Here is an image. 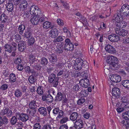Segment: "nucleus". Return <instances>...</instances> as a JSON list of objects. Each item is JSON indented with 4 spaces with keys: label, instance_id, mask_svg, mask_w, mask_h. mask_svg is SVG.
Returning <instances> with one entry per match:
<instances>
[{
    "label": "nucleus",
    "instance_id": "22",
    "mask_svg": "<svg viewBox=\"0 0 129 129\" xmlns=\"http://www.w3.org/2000/svg\"><path fill=\"white\" fill-rule=\"evenodd\" d=\"M8 122V120L6 116L3 117L0 116V127L4 124H6Z\"/></svg>",
    "mask_w": 129,
    "mask_h": 129
},
{
    "label": "nucleus",
    "instance_id": "3",
    "mask_svg": "<svg viewBox=\"0 0 129 129\" xmlns=\"http://www.w3.org/2000/svg\"><path fill=\"white\" fill-rule=\"evenodd\" d=\"M120 13L124 17H126L129 15V5H123L122 7L120 10Z\"/></svg>",
    "mask_w": 129,
    "mask_h": 129
},
{
    "label": "nucleus",
    "instance_id": "38",
    "mask_svg": "<svg viewBox=\"0 0 129 129\" xmlns=\"http://www.w3.org/2000/svg\"><path fill=\"white\" fill-rule=\"evenodd\" d=\"M8 11L11 12L13 10L14 6L12 3H8L6 7Z\"/></svg>",
    "mask_w": 129,
    "mask_h": 129
},
{
    "label": "nucleus",
    "instance_id": "42",
    "mask_svg": "<svg viewBox=\"0 0 129 129\" xmlns=\"http://www.w3.org/2000/svg\"><path fill=\"white\" fill-rule=\"evenodd\" d=\"M28 45H32L35 42V39L33 37H31L30 38H28Z\"/></svg>",
    "mask_w": 129,
    "mask_h": 129
},
{
    "label": "nucleus",
    "instance_id": "4",
    "mask_svg": "<svg viewBox=\"0 0 129 129\" xmlns=\"http://www.w3.org/2000/svg\"><path fill=\"white\" fill-rule=\"evenodd\" d=\"M106 61L108 64H118L119 62L118 58L113 55L108 56Z\"/></svg>",
    "mask_w": 129,
    "mask_h": 129
},
{
    "label": "nucleus",
    "instance_id": "16",
    "mask_svg": "<svg viewBox=\"0 0 129 129\" xmlns=\"http://www.w3.org/2000/svg\"><path fill=\"white\" fill-rule=\"evenodd\" d=\"M83 120L81 119H78L76 120L75 122V126L76 128H80L83 127Z\"/></svg>",
    "mask_w": 129,
    "mask_h": 129
},
{
    "label": "nucleus",
    "instance_id": "43",
    "mask_svg": "<svg viewBox=\"0 0 129 129\" xmlns=\"http://www.w3.org/2000/svg\"><path fill=\"white\" fill-rule=\"evenodd\" d=\"M63 30L64 33H66L67 37L69 38L71 37V33L67 28L64 27L63 28Z\"/></svg>",
    "mask_w": 129,
    "mask_h": 129
},
{
    "label": "nucleus",
    "instance_id": "34",
    "mask_svg": "<svg viewBox=\"0 0 129 129\" xmlns=\"http://www.w3.org/2000/svg\"><path fill=\"white\" fill-rule=\"evenodd\" d=\"M25 29V26L24 25L21 24L19 25L18 29L19 34L20 35H22Z\"/></svg>",
    "mask_w": 129,
    "mask_h": 129
},
{
    "label": "nucleus",
    "instance_id": "41",
    "mask_svg": "<svg viewBox=\"0 0 129 129\" xmlns=\"http://www.w3.org/2000/svg\"><path fill=\"white\" fill-rule=\"evenodd\" d=\"M27 86H22L21 87V91L25 93V96H27L29 95L28 91H27V90H28V89H27Z\"/></svg>",
    "mask_w": 129,
    "mask_h": 129
},
{
    "label": "nucleus",
    "instance_id": "47",
    "mask_svg": "<svg viewBox=\"0 0 129 129\" xmlns=\"http://www.w3.org/2000/svg\"><path fill=\"white\" fill-rule=\"evenodd\" d=\"M122 84L124 87L129 88V80H123L122 82Z\"/></svg>",
    "mask_w": 129,
    "mask_h": 129
},
{
    "label": "nucleus",
    "instance_id": "55",
    "mask_svg": "<svg viewBox=\"0 0 129 129\" xmlns=\"http://www.w3.org/2000/svg\"><path fill=\"white\" fill-rule=\"evenodd\" d=\"M8 87V85L6 84L2 85L0 88V90L2 91H4L7 89Z\"/></svg>",
    "mask_w": 129,
    "mask_h": 129
},
{
    "label": "nucleus",
    "instance_id": "21",
    "mask_svg": "<svg viewBox=\"0 0 129 129\" xmlns=\"http://www.w3.org/2000/svg\"><path fill=\"white\" fill-rule=\"evenodd\" d=\"M116 107L117 112L118 113H120L123 111L124 108L123 105L120 103H117Z\"/></svg>",
    "mask_w": 129,
    "mask_h": 129
},
{
    "label": "nucleus",
    "instance_id": "12",
    "mask_svg": "<svg viewBox=\"0 0 129 129\" xmlns=\"http://www.w3.org/2000/svg\"><path fill=\"white\" fill-rule=\"evenodd\" d=\"M52 29L49 32V35L50 37L53 38L57 37L58 35V33L57 29L56 28L52 29L53 27L51 28Z\"/></svg>",
    "mask_w": 129,
    "mask_h": 129
},
{
    "label": "nucleus",
    "instance_id": "53",
    "mask_svg": "<svg viewBox=\"0 0 129 129\" xmlns=\"http://www.w3.org/2000/svg\"><path fill=\"white\" fill-rule=\"evenodd\" d=\"M76 64H83V60L81 58H77L75 61Z\"/></svg>",
    "mask_w": 129,
    "mask_h": 129
},
{
    "label": "nucleus",
    "instance_id": "59",
    "mask_svg": "<svg viewBox=\"0 0 129 129\" xmlns=\"http://www.w3.org/2000/svg\"><path fill=\"white\" fill-rule=\"evenodd\" d=\"M14 38L17 42H20L21 39V36L18 34H17L15 35Z\"/></svg>",
    "mask_w": 129,
    "mask_h": 129
},
{
    "label": "nucleus",
    "instance_id": "18",
    "mask_svg": "<svg viewBox=\"0 0 129 129\" xmlns=\"http://www.w3.org/2000/svg\"><path fill=\"white\" fill-rule=\"evenodd\" d=\"M111 80L113 82L117 83L120 82L121 80V79L120 76L114 74L112 76Z\"/></svg>",
    "mask_w": 129,
    "mask_h": 129
},
{
    "label": "nucleus",
    "instance_id": "32",
    "mask_svg": "<svg viewBox=\"0 0 129 129\" xmlns=\"http://www.w3.org/2000/svg\"><path fill=\"white\" fill-rule=\"evenodd\" d=\"M89 93L87 90H82L80 92V97L81 98H84L86 97Z\"/></svg>",
    "mask_w": 129,
    "mask_h": 129
},
{
    "label": "nucleus",
    "instance_id": "29",
    "mask_svg": "<svg viewBox=\"0 0 129 129\" xmlns=\"http://www.w3.org/2000/svg\"><path fill=\"white\" fill-rule=\"evenodd\" d=\"M114 16L115 17L114 19L115 22L120 21L123 19V16L121 15V14H115Z\"/></svg>",
    "mask_w": 129,
    "mask_h": 129
},
{
    "label": "nucleus",
    "instance_id": "36",
    "mask_svg": "<svg viewBox=\"0 0 129 129\" xmlns=\"http://www.w3.org/2000/svg\"><path fill=\"white\" fill-rule=\"evenodd\" d=\"M74 46V45L71 43L68 45L64 46V48L66 50H72L73 49Z\"/></svg>",
    "mask_w": 129,
    "mask_h": 129
},
{
    "label": "nucleus",
    "instance_id": "8",
    "mask_svg": "<svg viewBox=\"0 0 129 129\" xmlns=\"http://www.w3.org/2000/svg\"><path fill=\"white\" fill-rule=\"evenodd\" d=\"M52 113L53 115L56 116L57 115L56 118H61L64 114L63 112L61 110H60L59 108H55L53 110Z\"/></svg>",
    "mask_w": 129,
    "mask_h": 129
},
{
    "label": "nucleus",
    "instance_id": "6",
    "mask_svg": "<svg viewBox=\"0 0 129 129\" xmlns=\"http://www.w3.org/2000/svg\"><path fill=\"white\" fill-rule=\"evenodd\" d=\"M16 117L18 120H21L22 122H25L27 121L28 119V115L26 114L19 113L15 114Z\"/></svg>",
    "mask_w": 129,
    "mask_h": 129
},
{
    "label": "nucleus",
    "instance_id": "31",
    "mask_svg": "<svg viewBox=\"0 0 129 129\" xmlns=\"http://www.w3.org/2000/svg\"><path fill=\"white\" fill-rule=\"evenodd\" d=\"M120 122L122 123L124 129H129V121H121Z\"/></svg>",
    "mask_w": 129,
    "mask_h": 129
},
{
    "label": "nucleus",
    "instance_id": "64",
    "mask_svg": "<svg viewBox=\"0 0 129 129\" xmlns=\"http://www.w3.org/2000/svg\"><path fill=\"white\" fill-rule=\"evenodd\" d=\"M50 124L47 123L44 125L42 127V129H51Z\"/></svg>",
    "mask_w": 129,
    "mask_h": 129
},
{
    "label": "nucleus",
    "instance_id": "52",
    "mask_svg": "<svg viewBox=\"0 0 129 129\" xmlns=\"http://www.w3.org/2000/svg\"><path fill=\"white\" fill-rule=\"evenodd\" d=\"M36 109H31L30 110H27V112H29V115L30 116H34L36 113Z\"/></svg>",
    "mask_w": 129,
    "mask_h": 129
},
{
    "label": "nucleus",
    "instance_id": "33",
    "mask_svg": "<svg viewBox=\"0 0 129 129\" xmlns=\"http://www.w3.org/2000/svg\"><path fill=\"white\" fill-rule=\"evenodd\" d=\"M16 78L15 75L13 73H11L10 74L9 77V80L11 83H13L16 81Z\"/></svg>",
    "mask_w": 129,
    "mask_h": 129
},
{
    "label": "nucleus",
    "instance_id": "5",
    "mask_svg": "<svg viewBox=\"0 0 129 129\" xmlns=\"http://www.w3.org/2000/svg\"><path fill=\"white\" fill-rule=\"evenodd\" d=\"M16 47L17 44L14 43H12L11 45L7 44L5 46V51L11 53L12 51H15L16 50Z\"/></svg>",
    "mask_w": 129,
    "mask_h": 129
},
{
    "label": "nucleus",
    "instance_id": "58",
    "mask_svg": "<svg viewBox=\"0 0 129 129\" xmlns=\"http://www.w3.org/2000/svg\"><path fill=\"white\" fill-rule=\"evenodd\" d=\"M48 63V61L46 58L44 57L42 58L41 60V63L42 64H47Z\"/></svg>",
    "mask_w": 129,
    "mask_h": 129
},
{
    "label": "nucleus",
    "instance_id": "63",
    "mask_svg": "<svg viewBox=\"0 0 129 129\" xmlns=\"http://www.w3.org/2000/svg\"><path fill=\"white\" fill-rule=\"evenodd\" d=\"M61 3L62 4L64 7L67 9H68L69 8V5L66 2H64L63 1L61 0L60 1Z\"/></svg>",
    "mask_w": 129,
    "mask_h": 129
},
{
    "label": "nucleus",
    "instance_id": "15",
    "mask_svg": "<svg viewBox=\"0 0 129 129\" xmlns=\"http://www.w3.org/2000/svg\"><path fill=\"white\" fill-rule=\"evenodd\" d=\"M115 33L120 36L124 37L127 35L128 32L124 29L117 28L115 30Z\"/></svg>",
    "mask_w": 129,
    "mask_h": 129
},
{
    "label": "nucleus",
    "instance_id": "50",
    "mask_svg": "<svg viewBox=\"0 0 129 129\" xmlns=\"http://www.w3.org/2000/svg\"><path fill=\"white\" fill-rule=\"evenodd\" d=\"M64 38V36H59L54 41L55 42L62 41L63 40Z\"/></svg>",
    "mask_w": 129,
    "mask_h": 129
},
{
    "label": "nucleus",
    "instance_id": "10",
    "mask_svg": "<svg viewBox=\"0 0 129 129\" xmlns=\"http://www.w3.org/2000/svg\"><path fill=\"white\" fill-rule=\"evenodd\" d=\"M39 11H41L40 9H39L38 7L34 5L30 7L29 12L31 15H34L35 16H37Z\"/></svg>",
    "mask_w": 129,
    "mask_h": 129
},
{
    "label": "nucleus",
    "instance_id": "40",
    "mask_svg": "<svg viewBox=\"0 0 129 129\" xmlns=\"http://www.w3.org/2000/svg\"><path fill=\"white\" fill-rule=\"evenodd\" d=\"M28 80L29 83L33 84L35 82L36 79L34 76L31 75L29 77Z\"/></svg>",
    "mask_w": 129,
    "mask_h": 129
},
{
    "label": "nucleus",
    "instance_id": "24",
    "mask_svg": "<svg viewBox=\"0 0 129 129\" xmlns=\"http://www.w3.org/2000/svg\"><path fill=\"white\" fill-rule=\"evenodd\" d=\"M35 16L31 17L30 22L34 25H36L38 24L39 21V18Z\"/></svg>",
    "mask_w": 129,
    "mask_h": 129
},
{
    "label": "nucleus",
    "instance_id": "37",
    "mask_svg": "<svg viewBox=\"0 0 129 129\" xmlns=\"http://www.w3.org/2000/svg\"><path fill=\"white\" fill-rule=\"evenodd\" d=\"M124 119L122 121H129V110L122 114Z\"/></svg>",
    "mask_w": 129,
    "mask_h": 129
},
{
    "label": "nucleus",
    "instance_id": "35",
    "mask_svg": "<svg viewBox=\"0 0 129 129\" xmlns=\"http://www.w3.org/2000/svg\"><path fill=\"white\" fill-rule=\"evenodd\" d=\"M116 66H119V65H105L104 68L109 70H114L116 69H117L115 68L116 67V68L117 67Z\"/></svg>",
    "mask_w": 129,
    "mask_h": 129
},
{
    "label": "nucleus",
    "instance_id": "39",
    "mask_svg": "<svg viewBox=\"0 0 129 129\" xmlns=\"http://www.w3.org/2000/svg\"><path fill=\"white\" fill-rule=\"evenodd\" d=\"M80 73L77 71H73L71 72V75L73 79L77 78L80 76Z\"/></svg>",
    "mask_w": 129,
    "mask_h": 129
},
{
    "label": "nucleus",
    "instance_id": "23",
    "mask_svg": "<svg viewBox=\"0 0 129 129\" xmlns=\"http://www.w3.org/2000/svg\"><path fill=\"white\" fill-rule=\"evenodd\" d=\"M78 116V114L77 112H73L70 117V119L72 121L74 122L77 119Z\"/></svg>",
    "mask_w": 129,
    "mask_h": 129
},
{
    "label": "nucleus",
    "instance_id": "25",
    "mask_svg": "<svg viewBox=\"0 0 129 129\" xmlns=\"http://www.w3.org/2000/svg\"><path fill=\"white\" fill-rule=\"evenodd\" d=\"M50 61L52 64H55L56 61V55L54 54H51L48 56Z\"/></svg>",
    "mask_w": 129,
    "mask_h": 129
},
{
    "label": "nucleus",
    "instance_id": "11",
    "mask_svg": "<svg viewBox=\"0 0 129 129\" xmlns=\"http://www.w3.org/2000/svg\"><path fill=\"white\" fill-rule=\"evenodd\" d=\"M2 114L3 115H6L7 117H11L12 114V112L9 108L4 107L1 112Z\"/></svg>",
    "mask_w": 129,
    "mask_h": 129
},
{
    "label": "nucleus",
    "instance_id": "54",
    "mask_svg": "<svg viewBox=\"0 0 129 129\" xmlns=\"http://www.w3.org/2000/svg\"><path fill=\"white\" fill-rule=\"evenodd\" d=\"M85 99L84 98L80 97L77 101V104L78 105H81L85 102Z\"/></svg>",
    "mask_w": 129,
    "mask_h": 129
},
{
    "label": "nucleus",
    "instance_id": "49",
    "mask_svg": "<svg viewBox=\"0 0 129 129\" xmlns=\"http://www.w3.org/2000/svg\"><path fill=\"white\" fill-rule=\"evenodd\" d=\"M37 92V93L40 95H42L43 93V88L41 86H39L38 87Z\"/></svg>",
    "mask_w": 129,
    "mask_h": 129
},
{
    "label": "nucleus",
    "instance_id": "26",
    "mask_svg": "<svg viewBox=\"0 0 129 129\" xmlns=\"http://www.w3.org/2000/svg\"><path fill=\"white\" fill-rule=\"evenodd\" d=\"M36 101L31 100L29 103V106L30 109H36L38 106Z\"/></svg>",
    "mask_w": 129,
    "mask_h": 129
},
{
    "label": "nucleus",
    "instance_id": "28",
    "mask_svg": "<svg viewBox=\"0 0 129 129\" xmlns=\"http://www.w3.org/2000/svg\"><path fill=\"white\" fill-rule=\"evenodd\" d=\"M62 93L61 92H58L55 98V100L56 102H59L62 100Z\"/></svg>",
    "mask_w": 129,
    "mask_h": 129
},
{
    "label": "nucleus",
    "instance_id": "44",
    "mask_svg": "<svg viewBox=\"0 0 129 129\" xmlns=\"http://www.w3.org/2000/svg\"><path fill=\"white\" fill-rule=\"evenodd\" d=\"M51 25V23L48 21H45L43 24V27L46 29L50 27Z\"/></svg>",
    "mask_w": 129,
    "mask_h": 129
},
{
    "label": "nucleus",
    "instance_id": "17",
    "mask_svg": "<svg viewBox=\"0 0 129 129\" xmlns=\"http://www.w3.org/2000/svg\"><path fill=\"white\" fill-rule=\"evenodd\" d=\"M112 95L115 97L114 98H119L120 94V90L118 88L114 87L113 88L112 90Z\"/></svg>",
    "mask_w": 129,
    "mask_h": 129
},
{
    "label": "nucleus",
    "instance_id": "61",
    "mask_svg": "<svg viewBox=\"0 0 129 129\" xmlns=\"http://www.w3.org/2000/svg\"><path fill=\"white\" fill-rule=\"evenodd\" d=\"M78 18L80 20V21L82 23H83V22L86 23L87 22V20L86 18L82 15L81 16V17Z\"/></svg>",
    "mask_w": 129,
    "mask_h": 129
},
{
    "label": "nucleus",
    "instance_id": "60",
    "mask_svg": "<svg viewBox=\"0 0 129 129\" xmlns=\"http://www.w3.org/2000/svg\"><path fill=\"white\" fill-rule=\"evenodd\" d=\"M14 62L15 64H19L21 62V60L20 58L18 57L14 59Z\"/></svg>",
    "mask_w": 129,
    "mask_h": 129
},
{
    "label": "nucleus",
    "instance_id": "62",
    "mask_svg": "<svg viewBox=\"0 0 129 129\" xmlns=\"http://www.w3.org/2000/svg\"><path fill=\"white\" fill-rule=\"evenodd\" d=\"M82 65H74L73 67L76 70H80L82 68Z\"/></svg>",
    "mask_w": 129,
    "mask_h": 129
},
{
    "label": "nucleus",
    "instance_id": "45",
    "mask_svg": "<svg viewBox=\"0 0 129 129\" xmlns=\"http://www.w3.org/2000/svg\"><path fill=\"white\" fill-rule=\"evenodd\" d=\"M53 100V96L50 94L47 95L46 102L47 103H51Z\"/></svg>",
    "mask_w": 129,
    "mask_h": 129
},
{
    "label": "nucleus",
    "instance_id": "19",
    "mask_svg": "<svg viewBox=\"0 0 129 129\" xmlns=\"http://www.w3.org/2000/svg\"><path fill=\"white\" fill-rule=\"evenodd\" d=\"M26 42L24 41L21 42L19 43L18 46L19 51L21 52L24 51L26 48Z\"/></svg>",
    "mask_w": 129,
    "mask_h": 129
},
{
    "label": "nucleus",
    "instance_id": "30",
    "mask_svg": "<svg viewBox=\"0 0 129 129\" xmlns=\"http://www.w3.org/2000/svg\"><path fill=\"white\" fill-rule=\"evenodd\" d=\"M31 33L30 29L25 31L24 34L22 35L24 38H29L31 37Z\"/></svg>",
    "mask_w": 129,
    "mask_h": 129
},
{
    "label": "nucleus",
    "instance_id": "57",
    "mask_svg": "<svg viewBox=\"0 0 129 129\" xmlns=\"http://www.w3.org/2000/svg\"><path fill=\"white\" fill-rule=\"evenodd\" d=\"M41 126L40 123H36L34 125L33 129H41Z\"/></svg>",
    "mask_w": 129,
    "mask_h": 129
},
{
    "label": "nucleus",
    "instance_id": "1",
    "mask_svg": "<svg viewBox=\"0 0 129 129\" xmlns=\"http://www.w3.org/2000/svg\"><path fill=\"white\" fill-rule=\"evenodd\" d=\"M59 77H56L54 74H51L49 75L48 78V82L50 83H53V86L56 87L58 83Z\"/></svg>",
    "mask_w": 129,
    "mask_h": 129
},
{
    "label": "nucleus",
    "instance_id": "9",
    "mask_svg": "<svg viewBox=\"0 0 129 129\" xmlns=\"http://www.w3.org/2000/svg\"><path fill=\"white\" fill-rule=\"evenodd\" d=\"M105 49L107 52L112 54H115L116 52L115 48L113 46L109 44L105 45Z\"/></svg>",
    "mask_w": 129,
    "mask_h": 129
},
{
    "label": "nucleus",
    "instance_id": "46",
    "mask_svg": "<svg viewBox=\"0 0 129 129\" xmlns=\"http://www.w3.org/2000/svg\"><path fill=\"white\" fill-rule=\"evenodd\" d=\"M8 18V16L4 14H2L0 17V19L1 20H2V22L3 23L5 22Z\"/></svg>",
    "mask_w": 129,
    "mask_h": 129
},
{
    "label": "nucleus",
    "instance_id": "56",
    "mask_svg": "<svg viewBox=\"0 0 129 129\" xmlns=\"http://www.w3.org/2000/svg\"><path fill=\"white\" fill-rule=\"evenodd\" d=\"M120 100L121 101L119 103H120L121 104H122L123 103H124V102H128L127 98L125 96L121 97L120 98Z\"/></svg>",
    "mask_w": 129,
    "mask_h": 129
},
{
    "label": "nucleus",
    "instance_id": "20",
    "mask_svg": "<svg viewBox=\"0 0 129 129\" xmlns=\"http://www.w3.org/2000/svg\"><path fill=\"white\" fill-rule=\"evenodd\" d=\"M37 14V17L39 18V22L42 23L45 21L46 17L42 13L41 11H39V12Z\"/></svg>",
    "mask_w": 129,
    "mask_h": 129
},
{
    "label": "nucleus",
    "instance_id": "7",
    "mask_svg": "<svg viewBox=\"0 0 129 129\" xmlns=\"http://www.w3.org/2000/svg\"><path fill=\"white\" fill-rule=\"evenodd\" d=\"M28 3L25 0H22L19 5L18 10L19 11H23L26 9L28 7Z\"/></svg>",
    "mask_w": 129,
    "mask_h": 129
},
{
    "label": "nucleus",
    "instance_id": "14",
    "mask_svg": "<svg viewBox=\"0 0 129 129\" xmlns=\"http://www.w3.org/2000/svg\"><path fill=\"white\" fill-rule=\"evenodd\" d=\"M108 39L110 41L112 42H117L120 39L119 36L115 34L109 35L108 36Z\"/></svg>",
    "mask_w": 129,
    "mask_h": 129
},
{
    "label": "nucleus",
    "instance_id": "13",
    "mask_svg": "<svg viewBox=\"0 0 129 129\" xmlns=\"http://www.w3.org/2000/svg\"><path fill=\"white\" fill-rule=\"evenodd\" d=\"M79 83L81 86L85 88L88 87L90 84L89 80L87 78L80 80Z\"/></svg>",
    "mask_w": 129,
    "mask_h": 129
},
{
    "label": "nucleus",
    "instance_id": "51",
    "mask_svg": "<svg viewBox=\"0 0 129 129\" xmlns=\"http://www.w3.org/2000/svg\"><path fill=\"white\" fill-rule=\"evenodd\" d=\"M68 118L67 117H64L60 120L59 123L61 124L65 123L68 121Z\"/></svg>",
    "mask_w": 129,
    "mask_h": 129
},
{
    "label": "nucleus",
    "instance_id": "27",
    "mask_svg": "<svg viewBox=\"0 0 129 129\" xmlns=\"http://www.w3.org/2000/svg\"><path fill=\"white\" fill-rule=\"evenodd\" d=\"M14 94L15 97L19 98L22 96V93L20 89H17L15 90Z\"/></svg>",
    "mask_w": 129,
    "mask_h": 129
},
{
    "label": "nucleus",
    "instance_id": "48",
    "mask_svg": "<svg viewBox=\"0 0 129 129\" xmlns=\"http://www.w3.org/2000/svg\"><path fill=\"white\" fill-rule=\"evenodd\" d=\"M17 119H18L16 117L15 115V116L12 117L11 120V122L12 125H14L16 123Z\"/></svg>",
    "mask_w": 129,
    "mask_h": 129
},
{
    "label": "nucleus",
    "instance_id": "2",
    "mask_svg": "<svg viewBox=\"0 0 129 129\" xmlns=\"http://www.w3.org/2000/svg\"><path fill=\"white\" fill-rule=\"evenodd\" d=\"M52 108L51 107L49 106L46 107V108L44 107L40 108L38 110L39 113L44 116H46L47 113L50 114Z\"/></svg>",
    "mask_w": 129,
    "mask_h": 129
}]
</instances>
